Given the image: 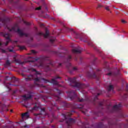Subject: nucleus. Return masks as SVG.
Listing matches in <instances>:
<instances>
[{
  "label": "nucleus",
  "mask_w": 128,
  "mask_h": 128,
  "mask_svg": "<svg viewBox=\"0 0 128 128\" xmlns=\"http://www.w3.org/2000/svg\"><path fill=\"white\" fill-rule=\"evenodd\" d=\"M26 78H24V80L26 82H30V80H34V86H38L39 88H40V86H44V88H48L46 86H44L40 84H38V82H42V81H44V82L45 84H46V82H50V84H52L54 86H58V82L56 81V80H58V78H60V76H56L54 78H52L51 81H50L48 80H46L44 78H36V76L33 74H30L26 76Z\"/></svg>",
  "instance_id": "1"
},
{
  "label": "nucleus",
  "mask_w": 128,
  "mask_h": 128,
  "mask_svg": "<svg viewBox=\"0 0 128 128\" xmlns=\"http://www.w3.org/2000/svg\"><path fill=\"white\" fill-rule=\"evenodd\" d=\"M72 112H74V111L72 110L71 112H68L66 114H62L64 120H66V124L68 126V128H70L72 124H74V122H76V120L74 119L70 118L72 114Z\"/></svg>",
  "instance_id": "2"
},
{
  "label": "nucleus",
  "mask_w": 128,
  "mask_h": 128,
  "mask_svg": "<svg viewBox=\"0 0 128 128\" xmlns=\"http://www.w3.org/2000/svg\"><path fill=\"white\" fill-rule=\"evenodd\" d=\"M68 80L70 82V86L73 88H86V84L80 82H78L76 77L73 78H68Z\"/></svg>",
  "instance_id": "3"
},
{
  "label": "nucleus",
  "mask_w": 128,
  "mask_h": 128,
  "mask_svg": "<svg viewBox=\"0 0 128 128\" xmlns=\"http://www.w3.org/2000/svg\"><path fill=\"white\" fill-rule=\"evenodd\" d=\"M68 94V97L70 100H76L77 102H86V100L82 98H80V96H78L74 90H70V92H66Z\"/></svg>",
  "instance_id": "4"
},
{
  "label": "nucleus",
  "mask_w": 128,
  "mask_h": 128,
  "mask_svg": "<svg viewBox=\"0 0 128 128\" xmlns=\"http://www.w3.org/2000/svg\"><path fill=\"white\" fill-rule=\"evenodd\" d=\"M7 28L9 32H18L20 36H24L26 38L28 36V34L22 32V31L18 28V24H16L11 29L8 27Z\"/></svg>",
  "instance_id": "5"
},
{
  "label": "nucleus",
  "mask_w": 128,
  "mask_h": 128,
  "mask_svg": "<svg viewBox=\"0 0 128 128\" xmlns=\"http://www.w3.org/2000/svg\"><path fill=\"white\" fill-rule=\"evenodd\" d=\"M30 59L31 60H29L28 61L22 62L20 60L16 59V58H14V62H16V64H21V66H22V64H26V62H38V60H40V58H36L32 56L28 57V60H30Z\"/></svg>",
  "instance_id": "6"
},
{
  "label": "nucleus",
  "mask_w": 128,
  "mask_h": 128,
  "mask_svg": "<svg viewBox=\"0 0 128 128\" xmlns=\"http://www.w3.org/2000/svg\"><path fill=\"white\" fill-rule=\"evenodd\" d=\"M39 66H42L43 68L46 70V72H48L52 70L50 68H52V66H54V64L52 62H50L49 63H47L46 64H44V63L40 62Z\"/></svg>",
  "instance_id": "7"
},
{
  "label": "nucleus",
  "mask_w": 128,
  "mask_h": 128,
  "mask_svg": "<svg viewBox=\"0 0 128 128\" xmlns=\"http://www.w3.org/2000/svg\"><path fill=\"white\" fill-rule=\"evenodd\" d=\"M10 22V18L4 16L2 18L0 17V28L2 26H6V22Z\"/></svg>",
  "instance_id": "8"
},
{
  "label": "nucleus",
  "mask_w": 128,
  "mask_h": 128,
  "mask_svg": "<svg viewBox=\"0 0 128 128\" xmlns=\"http://www.w3.org/2000/svg\"><path fill=\"white\" fill-rule=\"evenodd\" d=\"M0 34H2V36H4V38H6V40H8V41L6 42V43L5 44V46H8V42H12V40H10V34L7 33V34H4L2 32H0Z\"/></svg>",
  "instance_id": "9"
},
{
  "label": "nucleus",
  "mask_w": 128,
  "mask_h": 128,
  "mask_svg": "<svg viewBox=\"0 0 128 128\" xmlns=\"http://www.w3.org/2000/svg\"><path fill=\"white\" fill-rule=\"evenodd\" d=\"M87 76L90 78H96L97 80H100V76H96L95 72L90 73V72H87Z\"/></svg>",
  "instance_id": "10"
},
{
  "label": "nucleus",
  "mask_w": 128,
  "mask_h": 128,
  "mask_svg": "<svg viewBox=\"0 0 128 128\" xmlns=\"http://www.w3.org/2000/svg\"><path fill=\"white\" fill-rule=\"evenodd\" d=\"M56 90L58 94H53V96L55 97V100L56 102H60L62 100H60V96L62 94V91L58 88H56Z\"/></svg>",
  "instance_id": "11"
},
{
  "label": "nucleus",
  "mask_w": 128,
  "mask_h": 128,
  "mask_svg": "<svg viewBox=\"0 0 128 128\" xmlns=\"http://www.w3.org/2000/svg\"><path fill=\"white\" fill-rule=\"evenodd\" d=\"M37 36H43L44 37V38H50V31L48 30V29L46 30V33L45 34L44 33L39 32L36 33Z\"/></svg>",
  "instance_id": "12"
},
{
  "label": "nucleus",
  "mask_w": 128,
  "mask_h": 128,
  "mask_svg": "<svg viewBox=\"0 0 128 128\" xmlns=\"http://www.w3.org/2000/svg\"><path fill=\"white\" fill-rule=\"evenodd\" d=\"M66 68L68 70H69L70 74H72L73 70H78V68L76 67L72 66V64L68 63V64L66 65Z\"/></svg>",
  "instance_id": "13"
},
{
  "label": "nucleus",
  "mask_w": 128,
  "mask_h": 128,
  "mask_svg": "<svg viewBox=\"0 0 128 128\" xmlns=\"http://www.w3.org/2000/svg\"><path fill=\"white\" fill-rule=\"evenodd\" d=\"M120 108H122V104L114 105L112 108V112H120Z\"/></svg>",
  "instance_id": "14"
},
{
  "label": "nucleus",
  "mask_w": 128,
  "mask_h": 128,
  "mask_svg": "<svg viewBox=\"0 0 128 128\" xmlns=\"http://www.w3.org/2000/svg\"><path fill=\"white\" fill-rule=\"evenodd\" d=\"M82 49L80 47L78 46V48L73 49L72 50V52L73 54H80V52H82Z\"/></svg>",
  "instance_id": "15"
},
{
  "label": "nucleus",
  "mask_w": 128,
  "mask_h": 128,
  "mask_svg": "<svg viewBox=\"0 0 128 128\" xmlns=\"http://www.w3.org/2000/svg\"><path fill=\"white\" fill-rule=\"evenodd\" d=\"M22 98H23L24 100H30V98H32V95L30 94H26L25 95H23L22 96Z\"/></svg>",
  "instance_id": "16"
},
{
  "label": "nucleus",
  "mask_w": 128,
  "mask_h": 128,
  "mask_svg": "<svg viewBox=\"0 0 128 128\" xmlns=\"http://www.w3.org/2000/svg\"><path fill=\"white\" fill-rule=\"evenodd\" d=\"M10 86H18V84H10V83H7V84H6V88H8V90H10Z\"/></svg>",
  "instance_id": "17"
},
{
  "label": "nucleus",
  "mask_w": 128,
  "mask_h": 128,
  "mask_svg": "<svg viewBox=\"0 0 128 128\" xmlns=\"http://www.w3.org/2000/svg\"><path fill=\"white\" fill-rule=\"evenodd\" d=\"M42 112H44H44H46V108H42L41 110H40V113L35 114V116H40V114H42Z\"/></svg>",
  "instance_id": "18"
},
{
  "label": "nucleus",
  "mask_w": 128,
  "mask_h": 128,
  "mask_svg": "<svg viewBox=\"0 0 128 128\" xmlns=\"http://www.w3.org/2000/svg\"><path fill=\"white\" fill-rule=\"evenodd\" d=\"M29 116H30L28 115V112L24 113V114H22V118H28Z\"/></svg>",
  "instance_id": "19"
},
{
  "label": "nucleus",
  "mask_w": 128,
  "mask_h": 128,
  "mask_svg": "<svg viewBox=\"0 0 128 128\" xmlns=\"http://www.w3.org/2000/svg\"><path fill=\"white\" fill-rule=\"evenodd\" d=\"M11 80L12 82H16L18 80L17 78H16V77H12L11 78Z\"/></svg>",
  "instance_id": "20"
},
{
  "label": "nucleus",
  "mask_w": 128,
  "mask_h": 128,
  "mask_svg": "<svg viewBox=\"0 0 128 128\" xmlns=\"http://www.w3.org/2000/svg\"><path fill=\"white\" fill-rule=\"evenodd\" d=\"M72 60V56L68 55L67 56V58H66V60H67L68 62H70V60Z\"/></svg>",
  "instance_id": "21"
},
{
  "label": "nucleus",
  "mask_w": 128,
  "mask_h": 128,
  "mask_svg": "<svg viewBox=\"0 0 128 128\" xmlns=\"http://www.w3.org/2000/svg\"><path fill=\"white\" fill-rule=\"evenodd\" d=\"M98 105L99 108H100L102 110L104 108L102 106H104V102H98Z\"/></svg>",
  "instance_id": "22"
},
{
  "label": "nucleus",
  "mask_w": 128,
  "mask_h": 128,
  "mask_svg": "<svg viewBox=\"0 0 128 128\" xmlns=\"http://www.w3.org/2000/svg\"><path fill=\"white\" fill-rule=\"evenodd\" d=\"M10 60H6V64H5V66H10Z\"/></svg>",
  "instance_id": "23"
},
{
  "label": "nucleus",
  "mask_w": 128,
  "mask_h": 128,
  "mask_svg": "<svg viewBox=\"0 0 128 128\" xmlns=\"http://www.w3.org/2000/svg\"><path fill=\"white\" fill-rule=\"evenodd\" d=\"M40 108L36 106V104L34 106V108H32V110H38Z\"/></svg>",
  "instance_id": "24"
},
{
  "label": "nucleus",
  "mask_w": 128,
  "mask_h": 128,
  "mask_svg": "<svg viewBox=\"0 0 128 128\" xmlns=\"http://www.w3.org/2000/svg\"><path fill=\"white\" fill-rule=\"evenodd\" d=\"M49 104L52 106H56L54 102L52 100L49 102Z\"/></svg>",
  "instance_id": "25"
},
{
  "label": "nucleus",
  "mask_w": 128,
  "mask_h": 128,
  "mask_svg": "<svg viewBox=\"0 0 128 128\" xmlns=\"http://www.w3.org/2000/svg\"><path fill=\"white\" fill-rule=\"evenodd\" d=\"M102 126H104V124H102V122H99L97 124V128H102Z\"/></svg>",
  "instance_id": "26"
},
{
  "label": "nucleus",
  "mask_w": 128,
  "mask_h": 128,
  "mask_svg": "<svg viewBox=\"0 0 128 128\" xmlns=\"http://www.w3.org/2000/svg\"><path fill=\"white\" fill-rule=\"evenodd\" d=\"M108 92H110V90H114V86L110 85L108 88Z\"/></svg>",
  "instance_id": "27"
},
{
  "label": "nucleus",
  "mask_w": 128,
  "mask_h": 128,
  "mask_svg": "<svg viewBox=\"0 0 128 128\" xmlns=\"http://www.w3.org/2000/svg\"><path fill=\"white\" fill-rule=\"evenodd\" d=\"M32 71H33V72H35L36 74H40V75L42 74V73L38 72L37 71L36 69H33V70H32Z\"/></svg>",
  "instance_id": "28"
},
{
  "label": "nucleus",
  "mask_w": 128,
  "mask_h": 128,
  "mask_svg": "<svg viewBox=\"0 0 128 128\" xmlns=\"http://www.w3.org/2000/svg\"><path fill=\"white\" fill-rule=\"evenodd\" d=\"M98 96H100V93H98V94H97V96H96L95 97H94V102H96V100H98Z\"/></svg>",
  "instance_id": "29"
},
{
  "label": "nucleus",
  "mask_w": 128,
  "mask_h": 128,
  "mask_svg": "<svg viewBox=\"0 0 128 128\" xmlns=\"http://www.w3.org/2000/svg\"><path fill=\"white\" fill-rule=\"evenodd\" d=\"M56 40L55 37H53L52 38L50 39V42H52V44L54 43V42Z\"/></svg>",
  "instance_id": "30"
},
{
  "label": "nucleus",
  "mask_w": 128,
  "mask_h": 128,
  "mask_svg": "<svg viewBox=\"0 0 128 128\" xmlns=\"http://www.w3.org/2000/svg\"><path fill=\"white\" fill-rule=\"evenodd\" d=\"M19 48L21 50H26V47L24 46H19Z\"/></svg>",
  "instance_id": "31"
},
{
  "label": "nucleus",
  "mask_w": 128,
  "mask_h": 128,
  "mask_svg": "<svg viewBox=\"0 0 128 128\" xmlns=\"http://www.w3.org/2000/svg\"><path fill=\"white\" fill-rule=\"evenodd\" d=\"M24 24H26V26H30V22H27L26 21H24Z\"/></svg>",
  "instance_id": "32"
},
{
  "label": "nucleus",
  "mask_w": 128,
  "mask_h": 128,
  "mask_svg": "<svg viewBox=\"0 0 128 128\" xmlns=\"http://www.w3.org/2000/svg\"><path fill=\"white\" fill-rule=\"evenodd\" d=\"M42 10V6L38 7L36 8V10Z\"/></svg>",
  "instance_id": "33"
},
{
  "label": "nucleus",
  "mask_w": 128,
  "mask_h": 128,
  "mask_svg": "<svg viewBox=\"0 0 128 128\" xmlns=\"http://www.w3.org/2000/svg\"><path fill=\"white\" fill-rule=\"evenodd\" d=\"M82 112L84 114H86V113L88 112V110H86L85 111L84 110H82Z\"/></svg>",
  "instance_id": "34"
},
{
  "label": "nucleus",
  "mask_w": 128,
  "mask_h": 128,
  "mask_svg": "<svg viewBox=\"0 0 128 128\" xmlns=\"http://www.w3.org/2000/svg\"><path fill=\"white\" fill-rule=\"evenodd\" d=\"M50 18V16L48 14H46V15L44 16V18Z\"/></svg>",
  "instance_id": "35"
},
{
  "label": "nucleus",
  "mask_w": 128,
  "mask_h": 128,
  "mask_svg": "<svg viewBox=\"0 0 128 128\" xmlns=\"http://www.w3.org/2000/svg\"><path fill=\"white\" fill-rule=\"evenodd\" d=\"M88 44L89 46H94V45L92 44V42H88Z\"/></svg>",
  "instance_id": "36"
},
{
  "label": "nucleus",
  "mask_w": 128,
  "mask_h": 128,
  "mask_svg": "<svg viewBox=\"0 0 128 128\" xmlns=\"http://www.w3.org/2000/svg\"><path fill=\"white\" fill-rule=\"evenodd\" d=\"M62 104H64V106H68V104L66 102H62Z\"/></svg>",
  "instance_id": "37"
},
{
  "label": "nucleus",
  "mask_w": 128,
  "mask_h": 128,
  "mask_svg": "<svg viewBox=\"0 0 128 128\" xmlns=\"http://www.w3.org/2000/svg\"><path fill=\"white\" fill-rule=\"evenodd\" d=\"M105 10H106L110 11V6H108L105 7Z\"/></svg>",
  "instance_id": "38"
},
{
  "label": "nucleus",
  "mask_w": 128,
  "mask_h": 128,
  "mask_svg": "<svg viewBox=\"0 0 128 128\" xmlns=\"http://www.w3.org/2000/svg\"><path fill=\"white\" fill-rule=\"evenodd\" d=\"M31 53L32 54H34L36 53V51L34 50H31Z\"/></svg>",
  "instance_id": "39"
},
{
  "label": "nucleus",
  "mask_w": 128,
  "mask_h": 128,
  "mask_svg": "<svg viewBox=\"0 0 128 128\" xmlns=\"http://www.w3.org/2000/svg\"><path fill=\"white\" fill-rule=\"evenodd\" d=\"M84 108V105H80V106H78V108Z\"/></svg>",
  "instance_id": "40"
},
{
  "label": "nucleus",
  "mask_w": 128,
  "mask_h": 128,
  "mask_svg": "<svg viewBox=\"0 0 128 128\" xmlns=\"http://www.w3.org/2000/svg\"><path fill=\"white\" fill-rule=\"evenodd\" d=\"M124 98H128V94H125L124 96Z\"/></svg>",
  "instance_id": "41"
},
{
  "label": "nucleus",
  "mask_w": 128,
  "mask_h": 128,
  "mask_svg": "<svg viewBox=\"0 0 128 128\" xmlns=\"http://www.w3.org/2000/svg\"><path fill=\"white\" fill-rule=\"evenodd\" d=\"M112 72H109V73L107 74V76H112Z\"/></svg>",
  "instance_id": "42"
},
{
  "label": "nucleus",
  "mask_w": 128,
  "mask_h": 128,
  "mask_svg": "<svg viewBox=\"0 0 128 128\" xmlns=\"http://www.w3.org/2000/svg\"><path fill=\"white\" fill-rule=\"evenodd\" d=\"M122 22L123 23V24H126V20H122Z\"/></svg>",
  "instance_id": "43"
},
{
  "label": "nucleus",
  "mask_w": 128,
  "mask_h": 128,
  "mask_svg": "<svg viewBox=\"0 0 128 128\" xmlns=\"http://www.w3.org/2000/svg\"><path fill=\"white\" fill-rule=\"evenodd\" d=\"M118 74H120V71L119 70L118 71V73L115 74V76H118Z\"/></svg>",
  "instance_id": "44"
},
{
  "label": "nucleus",
  "mask_w": 128,
  "mask_h": 128,
  "mask_svg": "<svg viewBox=\"0 0 128 128\" xmlns=\"http://www.w3.org/2000/svg\"><path fill=\"white\" fill-rule=\"evenodd\" d=\"M10 2V4H12V2H14V0H8Z\"/></svg>",
  "instance_id": "45"
},
{
  "label": "nucleus",
  "mask_w": 128,
  "mask_h": 128,
  "mask_svg": "<svg viewBox=\"0 0 128 128\" xmlns=\"http://www.w3.org/2000/svg\"><path fill=\"white\" fill-rule=\"evenodd\" d=\"M102 6L100 4H98V8H102Z\"/></svg>",
  "instance_id": "46"
},
{
  "label": "nucleus",
  "mask_w": 128,
  "mask_h": 128,
  "mask_svg": "<svg viewBox=\"0 0 128 128\" xmlns=\"http://www.w3.org/2000/svg\"><path fill=\"white\" fill-rule=\"evenodd\" d=\"M121 118H124V114H121Z\"/></svg>",
  "instance_id": "47"
},
{
  "label": "nucleus",
  "mask_w": 128,
  "mask_h": 128,
  "mask_svg": "<svg viewBox=\"0 0 128 128\" xmlns=\"http://www.w3.org/2000/svg\"><path fill=\"white\" fill-rule=\"evenodd\" d=\"M108 124H109V126H112V124H110V122H108Z\"/></svg>",
  "instance_id": "48"
},
{
  "label": "nucleus",
  "mask_w": 128,
  "mask_h": 128,
  "mask_svg": "<svg viewBox=\"0 0 128 128\" xmlns=\"http://www.w3.org/2000/svg\"><path fill=\"white\" fill-rule=\"evenodd\" d=\"M52 108H54L52 107H51V108L50 109H49V110L50 111V110H52Z\"/></svg>",
  "instance_id": "49"
},
{
  "label": "nucleus",
  "mask_w": 128,
  "mask_h": 128,
  "mask_svg": "<svg viewBox=\"0 0 128 128\" xmlns=\"http://www.w3.org/2000/svg\"><path fill=\"white\" fill-rule=\"evenodd\" d=\"M62 64H59V65L58 66V68H60V66H62Z\"/></svg>",
  "instance_id": "50"
},
{
  "label": "nucleus",
  "mask_w": 128,
  "mask_h": 128,
  "mask_svg": "<svg viewBox=\"0 0 128 128\" xmlns=\"http://www.w3.org/2000/svg\"><path fill=\"white\" fill-rule=\"evenodd\" d=\"M9 52H14V50H10Z\"/></svg>",
  "instance_id": "51"
},
{
  "label": "nucleus",
  "mask_w": 128,
  "mask_h": 128,
  "mask_svg": "<svg viewBox=\"0 0 128 128\" xmlns=\"http://www.w3.org/2000/svg\"><path fill=\"white\" fill-rule=\"evenodd\" d=\"M119 126V128H121L122 127V124H118Z\"/></svg>",
  "instance_id": "52"
},
{
  "label": "nucleus",
  "mask_w": 128,
  "mask_h": 128,
  "mask_svg": "<svg viewBox=\"0 0 128 128\" xmlns=\"http://www.w3.org/2000/svg\"><path fill=\"white\" fill-rule=\"evenodd\" d=\"M2 0V4H4L5 2H4V0Z\"/></svg>",
  "instance_id": "53"
},
{
  "label": "nucleus",
  "mask_w": 128,
  "mask_h": 128,
  "mask_svg": "<svg viewBox=\"0 0 128 128\" xmlns=\"http://www.w3.org/2000/svg\"><path fill=\"white\" fill-rule=\"evenodd\" d=\"M24 126V128H28V126L27 125H25Z\"/></svg>",
  "instance_id": "54"
},
{
  "label": "nucleus",
  "mask_w": 128,
  "mask_h": 128,
  "mask_svg": "<svg viewBox=\"0 0 128 128\" xmlns=\"http://www.w3.org/2000/svg\"><path fill=\"white\" fill-rule=\"evenodd\" d=\"M46 10H48V8H46V6L45 7Z\"/></svg>",
  "instance_id": "55"
},
{
  "label": "nucleus",
  "mask_w": 128,
  "mask_h": 128,
  "mask_svg": "<svg viewBox=\"0 0 128 128\" xmlns=\"http://www.w3.org/2000/svg\"><path fill=\"white\" fill-rule=\"evenodd\" d=\"M126 88H128V84H126Z\"/></svg>",
  "instance_id": "56"
},
{
  "label": "nucleus",
  "mask_w": 128,
  "mask_h": 128,
  "mask_svg": "<svg viewBox=\"0 0 128 128\" xmlns=\"http://www.w3.org/2000/svg\"><path fill=\"white\" fill-rule=\"evenodd\" d=\"M57 109L58 110H60V108H57Z\"/></svg>",
  "instance_id": "57"
},
{
  "label": "nucleus",
  "mask_w": 128,
  "mask_h": 128,
  "mask_svg": "<svg viewBox=\"0 0 128 128\" xmlns=\"http://www.w3.org/2000/svg\"><path fill=\"white\" fill-rule=\"evenodd\" d=\"M31 40H32V38H30Z\"/></svg>",
  "instance_id": "58"
},
{
  "label": "nucleus",
  "mask_w": 128,
  "mask_h": 128,
  "mask_svg": "<svg viewBox=\"0 0 128 128\" xmlns=\"http://www.w3.org/2000/svg\"><path fill=\"white\" fill-rule=\"evenodd\" d=\"M46 98H48V96H46Z\"/></svg>",
  "instance_id": "59"
},
{
  "label": "nucleus",
  "mask_w": 128,
  "mask_h": 128,
  "mask_svg": "<svg viewBox=\"0 0 128 128\" xmlns=\"http://www.w3.org/2000/svg\"><path fill=\"white\" fill-rule=\"evenodd\" d=\"M10 112H12V110H10Z\"/></svg>",
  "instance_id": "60"
},
{
  "label": "nucleus",
  "mask_w": 128,
  "mask_h": 128,
  "mask_svg": "<svg viewBox=\"0 0 128 128\" xmlns=\"http://www.w3.org/2000/svg\"><path fill=\"white\" fill-rule=\"evenodd\" d=\"M46 60V58H44V60Z\"/></svg>",
  "instance_id": "61"
},
{
  "label": "nucleus",
  "mask_w": 128,
  "mask_h": 128,
  "mask_svg": "<svg viewBox=\"0 0 128 128\" xmlns=\"http://www.w3.org/2000/svg\"><path fill=\"white\" fill-rule=\"evenodd\" d=\"M6 112H8V110L7 109V110H6Z\"/></svg>",
  "instance_id": "62"
},
{
  "label": "nucleus",
  "mask_w": 128,
  "mask_h": 128,
  "mask_svg": "<svg viewBox=\"0 0 128 128\" xmlns=\"http://www.w3.org/2000/svg\"><path fill=\"white\" fill-rule=\"evenodd\" d=\"M50 122H51V123L52 122V121H50Z\"/></svg>",
  "instance_id": "63"
},
{
  "label": "nucleus",
  "mask_w": 128,
  "mask_h": 128,
  "mask_svg": "<svg viewBox=\"0 0 128 128\" xmlns=\"http://www.w3.org/2000/svg\"><path fill=\"white\" fill-rule=\"evenodd\" d=\"M85 128H88L85 127Z\"/></svg>",
  "instance_id": "64"
}]
</instances>
